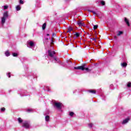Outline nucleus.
<instances>
[{
	"label": "nucleus",
	"mask_w": 131,
	"mask_h": 131,
	"mask_svg": "<svg viewBox=\"0 0 131 131\" xmlns=\"http://www.w3.org/2000/svg\"><path fill=\"white\" fill-rule=\"evenodd\" d=\"M9 17V14H8V11H6L3 14V16L1 17V24L4 26L5 23H6V20Z\"/></svg>",
	"instance_id": "f257e3e1"
},
{
	"label": "nucleus",
	"mask_w": 131,
	"mask_h": 131,
	"mask_svg": "<svg viewBox=\"0 0 131 131\" xmlns=\"http://www.w3.org/2000/svg\"><path fill=\"white\" fill-rule=\"evenodd\" d=\"M74 69H76L77 70H82L83 71V70H86L88 72H90L91 71V70L90 69L85 67V65H82L81 66H78L77 67H74Z\"/></svg>",
	"instance_id": "f03ea898"
},
{
	"label": "nucleus",
	"mask_w": 131,
	"mask_h": 131,
	"mask_svg": "<svg viewBox=\"0 0 131 131\" xmlns=\"http://www.w3.org/2000/svg\"><path fill=\"white\" fill-rule=\"evenodd\" d=\"M27 46L28 48L32 49L33 47H35V42H34V41L29 40L27 42Z\"/></svg>",
	"instance_id": "7ed1b4c3"
},
{
	"label": "nucleus",
	"mask_w": 131,
	"mask_h": 131,
	"mask_svg": "<svg viewBox=\"0 0 131 131\" xmlns=\"http://www.w3.org/2000/svg\"><path fill=\"white\" fill-rule=\"evenodd\" d=\"M23 127L25 128H29L30 127V122L29 121H24L23 122Z\"/></svg>",
	"instance_id": "20e7f679"
},
{
	"label": "nucleus",
	"mask_w": 131,
	"mask_h": 131,
	"mask_svg": "<svg viewBox=\"0 0 131 131\" xmlns=\"http://www.w3.org/2000/svg\"><path fill=\"white\" fill-rule=\"evenodd\" d=\"M51 62L52 63H58V64H61V60L57 56H54L52 58Z\"/></svg>",
	"instance_id": "39448f33"
},
{
	"label": "nucleus",
	"mask_w": 131,
	"mask_h": 131,
	"mask_svg": "<svg viewBox=\"0 0 131 131\" xmlns=\"http://www.w3.org/2000/svg\"><path fill=\"white\" fill-rule=\"evenodd\" d=\"M56 54V52L55 51H52V50H48V55L49 57H51V58H54L55 57V55Z\"/></svg>",
	"instance_id": "423d86ee"
},
{
	"label": "nucleus",
	"mask_w": 131,
	"mask_h": 131,
	"mask_svg": "<svg viewBox=\"0 0 131 131\" xmlns=\"http://www.w3.org/2000/svg\"><path fill=\"white\" fill-rule=\"evenodd\" d=\"M54 107L57 108V109L60 110V109L62 108V103L60 102H55L54 103Z\"/></svg>",
	"instance_id": "0eeeda50"
},
{
	"label": "nucleus",
	"mask_w": 131,
	"mask_h": 131,
	"mask_svg": "<svg viewBox=\"0 0 131 131\" xmlns=\"http://www.w3.org/2000/svg\"><path fill=\"white\" fill-rule=\"evenodd\" d=\"M5 55L6 57H10L11 56V53L10 52V51L7 50L5 52Z\"/></svg>",
	"instance_id": "6e6552de"
},
{
	"label": "nucleus",
	"mask_w": 131,
	"mask_h": 131,
	"mask_svg": "<svg viewBox=\"0 0 131 131\" xmlns=\"http://www.w3.org/2000/svg\"><path fill=\"white\" fill-rule=\"evenodd\" d=\"M129 121V118H126L123 120L122 124H126Z\"/></svg>",
	"instance_id": "1a4fd4ad"
},
{
	"label": "nucleus",
	"mask_w": 131,
	"mask_h": 131,
	"mask_svg": "<svg viewBox=\"0 0 131 131\" xmlns=\"http://www.w3.org/2000/svg\"><path fill=\"white\" fill-rule=\"evenodd\" d=\"M124 21L126 23V24L127 25V26L129 27L130 26V25L129 24V21L128 20L126 17L124 18Z\"/></svg>",
	"instance_id": "9d476101"
},
{
	"label": "nucleus",
	"mask_w": 131,
	"mask_h": 131,
	"mask_svg": "<svg viewBox=\"0 0 131 131\" xmlns=\"http://www.w3.org/2000/svg\"><path fill=\"white\" fill-rule=\"evenodd\" d=\"M97 3L98 4H101V5H102V6H105V1H102V0H98L97 1Z\"/></svg>",
	"instance_id": "9b49d317"
},
{
	"label": "nucleus",
	"mask_w": 131,
	"mask_h": 131,
	"mask_svg": "<svg viewBox=\"0 0 131 131\" xmlns=\"http://www.w3.org/2000/svg\"><path fill=\"white\" fill-rule=\"evenodd\" d=\"M121 66L123 68H125L127 66V63L126 62H122L121 63Z\"/></svg>",
	"instance_id": "f8f14e48"
},
{
	"label": "nucleus",
	"mask_w": 131,
	"mask_h": 131,
	"mask_svg": "<svg viewBox=\"0 0 131 131\" xmlns=\"http://www.w3.org/2000/svg\"><path fill=\"white\" fill-rule=\"evenodd\" d=\"M77 25H79V26H83L84 24L81 21H78L77 22Z\"/></svg>",
	"instance_id": "ddd939ff"
},
{
	"label": "nucleus",
	"mask_w": 131,
	"mask_h": 131,
	"mask_svg": "<svg viewBox=\"0 0 131 131\" xmlns=\"http://www.w3.org/2000/svg\"><path fill=\"white\" fill-rule=\"evenodd\" d=\"M72 30H73V28L71 27H69L68 29V31L67 32H71V31H72Z\"/></svg>",
	"instance_id": "4468645a"
},
{
	"label": "nucleus",
	"mask_w": 131,
	"mask_h": 131,
	"mask_svg": "<svg viewBox=\"0 0 131 131\" xmlns=\"http://www.w3.org/2000/svg\"><path fill=\"white\" fill-rule=\"evenodd\" d=\"M88 93H91V94H96V91L93 90H88Z\"/></svg>",
	"instance_id": "2eb2a0df"
},
{
	"label": "nucleus",
	"mask_w": 131,
	"mask_h": 131,
	"mask_svg": "<svg viewBox=\"0 0 131 131\" xmlns=\"http://www.w3.org/2000/svg\"><path fill=\"white\" fill-rule=\"evenodd\" d=\"M46 27H47V24L44 23L42 26V29H43V30H45V29H46Z\"/></svg>",
	"instance_id": "dca6fc26"
},
{
	"label": "nucleus",
	"mask_w": 131,
	"mask_h": 131,
	"mask_svg": "<svg viewBox=\"0 0 131 131\" xmlns=\"http://www.w3.org/2000/svg\"><path fill=\"white\" fill-rule=\"evenodd\" d=\"M91 12H92V13H93V15H94L95 16H99V13H98L94 11H92Z\"/></svg>",
	"instance_id": "f3484780"
},
{
	"label": "nucleus",
	"mask_w": 131,
	"mask_h": 131,
	"mask_svg": "<svg viewBox=\"0 0 131 131\" xmlns=\"http://www.w3.org/2000/svg\"><path fill=\"white\" fill-rule=\"evenodd\" d=\"M45 120L46 121H49V120H50V116H46L45 117Z\"/></svg>",
	"instance_id": "a211bd4d"
},
{
	"label": "nucleus",
	"mask_w": 131,
	"mask_h": 131,
	"mask_svg": "<svg viewBox=\"0 0 131 131\" xmlns=\"http://www.w3.org/2000/svg\"><path fill=\"white\" fill-rule=\"evenodd\" d=\"M16 11H20V10H21V7H20V6L17 5L16 7Z\"/></svg>",
	"instance_id": "6ab92c4d"
},
{
	"label": "nucleus",
	"mask_w": 131,
	"mask_h": 131,
	"mask_svg": "<svg viewBox=\"0 0 131 131\" xmlns=\"http://www.w3.org/2000/svg\"><path fill=\"white\" fill-rule=\"evenodd\" d=\"M18 121L19 122V123H22V122H23V120H22V119L21 118H18Z\"/></svg>",
	"instance_id": "aec40b11"
},
{
	"label": "nucleus",
	"mask_w": 131,
	"mask_h": 131,
	"mask_svg": "<svg viewBox=\"0 0 131 131\" xmlns=\"http://www.w3.org/2000/svg\"><path fill=\"white\" fill-rule=\"evenodd\" d=\"M123 34V32L122 31H119L118 33L117 34L118 36H120V35Z\"/></svg>",
	"instance_id": "412c9836"
},
{
	"label": "nucleus",
	"mask_w": 131,
	"mask_h": 131,
	"mask_svg": "<svg viewBox=\"0 0 131 131\" xmlns=\"http://www.w3.org/2000/svg\"><path fill=\"white\" fill-rule=\"evenodd\" d=\"M74 35L75 36H76V37H79V35H80V34H79V33H76Z\"/></svg>",
	"instance_id": "4be33fe9"
},
{
	"label": "nucleus",
	"mask_w": 131,
	"mask_h": 131,
	"mask_svg": "<svg viewBox=\"0 0 131 131\" xmlns=\"http://www.w3.org/2000/svg\"><path fill=\"white\" fill-rule=\"evenodd\" d=\"M13 57H18V54L16 53H12Z\"/></svg>",
	"instance_id": "5701e85b"
},
{
	"label": "nucleus",
	"mask_w": 131,
	"mask_h": 131,
	"mask_svg": "<svg viewBox=\"0 0 131 131\" xmlns=\"http://www.w3.org/2000/svg\"><path fill=\"white\" fill-rule=\"evenodd\" d=\"M1 112H5V111H6V108H5V107L1 108Z\"/></svg>",
	"instance_id": "b1692460"
},
{
	"label": "nucleus",
	"mask_w": 131,
	"mask_h": 131,
	"mask_svg": "<svg viewBox=\"0 0 131 131\" xmlns=\"http://www.w3.org/2000/svg\"><path fill=\"white\" fill-rule=\"evenodd\" d=\"M93 125H94V124H93V123H90V124H88V126L89 127H90L91 128V127H93Z\"/></svg>",
	"instance_id": "393cba45"
},
{
	"label": "nucleus",
	"mask_w": 131,
	"mask_h": 131,
	"mask_svg": "<svg viewBox=\"0 0 131 131\" xmlns=\"http://www.w3.org/2000/svg\"><path fill=\"white\" fill-rule=\"evenodd\" d=\"M3 7L4 8V10H7V9H8V8H9L8 6H4Z\"/></svg>",
	"instance_id": "a878e982"
},
{
	"label": "nucleus",
	"mask_w": 131,
	"mask_h": 131,
	"mask_svg": "<svg viewBox=\"0 0 131 131\" xmlns=\"http://www.w3.org/2000/svg\"><path fill=\"white\" fill-rule=\"evenodd\" d=\"M98 25H94V30H95V29H97L98 28Z\"/></svg>",
	"instance_id": "bb28decb"
},
{
	"label": "nucleus",
	"mask_w": 131,
	"mask_h": 131,
	"mask_svg": "<svg viewBox=\"0 0 131 131\" xmlns=\"http://www.w3.org/2000/svg\"><path fill=\"white\" fill-rule=\"evenodd\" d=\"M70 116H73V115H74V113H73V112H70Z\"/></svg>",
	"instance_id": "cd10ccee"
},
{
	"label": "nucleus",
	"mask_w": 131,
	"mask_h": 131,
	"mask_svg": "<svg viewBox=\"0 0 131 131\" xmlns=\"http://www.w3.org/2000/svg\"><path fill=\"white\" fill-rule=\"evenodd\" d=\"M19 4H21V5H23V4H24V2H23V1H22V0H20L19 1Z\"/></svg>",
	"instance_id": "c85d7f7f"
},
{
	"label": "nucleus",
	"mask_w": 131,
	"mask_h": 131,
	"mask_svg": "<svg viewBox=\"0 0 131 131\" xmlns=\"http://www.w3.org/2000/svg\"><path fill=\"white\" fill-rule=\"evenodd\" d=\"M127 86L128 88H130L131 86V83H128V84H127Z\"/></svg>",
	"instance_id": "c756f323"
},
{
	"label": "nucleus",
	"mask_w": 131,
	"mask_h": 131,
	"mask_svg": "<svg viewBox=\"0 0 131 131\" xmlns=\"http://www.w3.org/2000/svg\"><path fill=\"white\" fill-rule=\"evenodd\" d=\"M7 76L10 78L11 77V73L9 72L7 74Z\"/></svg>",
	"instance_id": "7c9ffc66"
},
{
	"label": "nucleus",
	"mask_w": 131,
	"mask_h": 131,
	"mask_svg": "<svg viewBox=\"0 0 131 131\" xmlns=\"http://www.w3.org/2000/svg\"><path fill=\"white\" fill-rule=\"evenodd\" d=\"M31 111H32V109H28V110H27V112H31Z\"/></svg>",
	"instance_id": "2f4dec72"
},
{
	"label": "nucleus",
	"mask_w": 131,
	"mask_h": 131,
	"mask_svg": "<svg viewBox=\"0 0 131 131\" xmlns=\"http://www.w3.org/2000/svg\"><path fill=\"white\" fill-rule=\"evenodd\" d=\"M56 33H53V34H52L53 37L56 36Z\"/></svg>",
	"instance_id": "473e14b6"
},
{
	"label": "nucleus",
	"mask_w": 131,
	"mask_h": 131,
	"mask_svg": "<svg viewBox=\"0 0 131 131\" xmlns=\"http://www.w3.org/2000/svg\"><path fill=\"white\" fill-rule=\"evenodd\" d=\"M51 43L52 45L54 43V40H53V38H51Z\"/></svg>",
	"instance_id": "72a5a7b5"
},
{
	"label": "nucleus",
	"mask_w": 131,
	"mask_h": 131,
	"mask_svg": "<svg viewBox=\"0 0 131 131\" xmlns=\"http://www.w3.org/2000/svg\"><path fill=\"white\" fill-rule=\"evenodd\" d=\"M114 38H115V39H117V36H114Z\"/></svg>",
	"instance_id": "f704fd0d"
},
{
	"label": "nucleus",
	"mask_w": 131,
	"mask_h": 131,
	"mask_svg": "<svg viewBox=\"0 0 131 131\" xmlns=\"http://www.w3.org/2000/svg\"><path fill=\"white\" fill-rule=\"evenodd\" d=\"M93 40H94V41H97V40L96 39V38H93Z\"/></svg>",
	"instance_id": "c9c22d12"
},
{
	"label": "nucleus",
	"mask_w": 131,
	"mask_h": 131,
	"mask_svg": "<svg viewBox=\"0 0 131 131\" xmlns=\"http://www.w3.org/2000/svg\"><path fill=\"white\" fill-rule=\"evenodd\" d=\"M47 36H50V34H47Z\"/></svg>",
	"instance_id": "e433bc0d"
},
{
	"label": "nucleus",
	"mask_w": 131,
	"mask_h": 131,
	"mask_svg": "<svg viewBox=\"0 0 131 131\" xmlns=\"http://www.w3.org/2000/svg\"><path fill=\"white\" fill-rule=\"evenodd\" d=\"M110 86H111V87L113 86V84H111Z\"/></svg>",
	"instance_id": "4c0bfd02"
},
{
	"label": "nucleus",
	"mask_w": 131,
	"mask_h": 131,
	"mask_svg": "<svg viewBox=\"0 0 131 131\" xmlns=\"http://www.w3.org/2000/svg\"><path fill=\"white\" fill-rule=\"evenodd\" d=\"M47 89H49V86H47Z\"/></svg>",
	"instance_id": "58836bf2"
}]
</instances>
